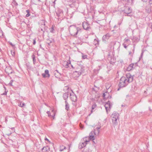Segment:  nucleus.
<instances>
[{"label": "nucleus", "mask_w": 152, "mask_h": 152, "mask_svg": "<svg viewBox=\"0 0 152 152\" xmlns=\"http://www.w3.org/2000/svg\"><path fill=\"white\" fill-rule=\"evenodd\" d=\"M83 27L84 29L86 30H89L90 28L89 25L86 22L83 23Z\"/></svg>", "instance_id": "11"}, {"label": "nucleus", "mask_w": 152, "mask_h": 152, "mask_svg": "<svg viewBox=\"0 0 152 152\" xmlns=\"http://www.w3.org/2000/svg\"><path fill=\"white\" fill-rule=\"evenodd\" d=\"M25 105V103L23 102H20L18 104V106L21 107H23Z\"/></svg>", "instance_id": "20"}, {"label": "nucleus", "mask_w": 152, "mask_h": 152, "mask_svg": "<svg viewBox=\"0 0 152 152\" xmlns=\"http://www.w3.org/2000/svg\"><path fill=\"white\" fill-rule=\"evenodd\" d=\"M125 79V77H122L120 79L118 84V86L119 88H122L126 86L128 84Z\"/></svg>", "instance_id": "4"}, {"label": "nucleus", "mask_w": 152, "mask_h": 152, "mask_svg": "<svg viewBox=\"0 0 152 152\" xmlns=\"http://www.w3.org/2000/svg\"><path fill=\"white\" fill-rule=\"evenodd\" d=\"M65 109L68 111L69 109V105L67 101H65Z\"/></svg>", "instance_id": "15"}, {"label": "nucleus", "mask_w": 152, "mask_h": 152, "mask_svg": "<svg viewBox=\"0 0 152 152\" xmlns=\"http://www.w3.org/2000/svg\"><path fill=\"white\" fill-rule=\"evenodd\" d=\"M137 64V63L135 64H130L127 68V70L128 71H129L133 69L135 67H134V66H136Z\"/></svg>", "instance_id": "8"}, {"label": "nucleus", "mask_w": 152, "mask_h": 152, "mask_svg": "<svg viewBox=\"0 0 152 152\" xmlns=\"http://www.w3.org/2000/svg\"><path fill=\"white\" fill-rule=\"evenodd\" d=\"M96 105L95 103H94V104L92 105V110H93L96 107ZM93 112L92 110H91V113H92Z\"/></svg>", "instance_id": "21"}, {"label": "nucleus", "mask_w": 152, "mask_h": 152, "mask_svg": "<svg viewBox=\"0 0 152 152\" xmlns=\"http://www.w3.org/2000/svg\"><path fill=\"white\" fill-rule=\"evenodd\" d=\"M124 12L127 15V16H131L130 14L132 12V10L128 7H124Z\"/></svg>", "instance_id": "5"}, {"label": "nucleus", "mask_w": 152, "mask_h": 152, "mask_svg": "<svg viewBox=\"0 0 152 152\" xmlns=\"http://www.w3.org/2000/svg\"><path fill=\"white\" fill-rule=\"evenodd\" d=\"M45 74L48 77H49L50 75L49 73V71L48 70H45Z\"/></svg>", "instance_id": "19"}, {"label": "nucleus", "mask_w": 152, "mask_h": 152, "mask_svg": "<svg viewBox=\"0 0 152 152\" xmlns=\"http://www.w3.org/2000/svg\"><path fill=\"white\" fill-rule=\"evenodd\" d=\"M47 151V148L46 147H44L42 149V152H46Z\"/></svg>", "instance_id": "23"}, {"label": "nucleus", "mask_w": 152, "mask_h": 152, "mask_svg": "<svg viewBox=\"0 0 152 152\" xmlns=\"http://www.w3.org/2000/svg\"><path fill=\"white\" fill-rule=\"evenodd\" d=\"M149 3L150 4H152V0H149Z\"/></svg>", "instance_id": "39"}, {"label": "nucleus", "mask_w": 152, "mask_h": 152, "mask_svg": "<svg viewBox=\"0 0 152 152\" xmlns=\"http://www.w3.org/2000/svg\"><path fill=\"white\" fill-rule=\"evenodd\" d=\"M56 72H57L58 73V71L57 70H56L54 72H55V73Z\"/></svg>", "instance_id": "46"}, {"label": "nucleus", "mask_w": 152, "mask_h": 152, "mask_svg": "<svg viewBox=\"0 0 152 152\" xmlns=\"http://www.w3.org/2000/svg\"><path fill=\"white\" fill-rule=\"evenodd\" d=\"M46 113H47V114H49L50 113V111H47Z\"/></svg>", "instance_id": "45"}, {"label": "nucleus", "mask_w": 152, "mask_h": 152, "mask_svg": "<svg viewBox=\"0 0 152 152\" xmlns=\"http://www.w3.org/2000/svg\"><path fill=\"white\" fill-rule=\"evenodd\" d=\"M36 40H35L34 39V40L33 42V45H35L36 44Z\"/></svg>", "instance_id": "40"}, {"label": "nucleus", "mask_w": 152, "mask_h": 152, "mask_svg": "<svg viewBox=\"0 0 152 152\" xmlns=\"http://www.w3.org/2000/svg\"><path fill=\"white\" fill-rule=\"evenodd\" d=\"M42 75L44 77H47V76L45 74V73H42Z\"/></svg>", "instance_id": "30"}, {"label": "nucleus", "mask_w": 152, "mask_h": 152, "mask_svg": "<svg viewBox=\"0 0 152 152\" xmlns=\"http://www.w3.org/2000/svg\"><path fill=\"white\" fill-rule=\"evenodd\" d=\"M31 57L33 59V63L34 64H35L36 61L35 56L34 54H33V55H32Z\"/></svg>", "instance_id": "18"}, {"label": "nucleus", "mask_w": 152, "mask_h": 152, "mask_svg": "<svg viewBox=\"0 0 152 152\" xmlns=\"http://www.w3.org/2000/svg\"><path fill=\"white\" fill-rule=\"evenodd\" d=\"M41 30L42 31H43V28H42L41 29Z\"/></svg>", "instance_id": "50"}, {"label": "nucleus", "mask_w": 152, "mask_h": 152, "mask_svg": "<svg viewBox=\"0 0 152 152\" xmlns=\"http://www.w3.org/2000/svg\"><path fill=\"white\" fill-rule=\"evenodd\" d=\"M151 29H152V25H151Z\"/></svg>", "instance_id": "54"}, {"label": "nucleus", "mask_w": 152, "mask_h": 152, "mask_svg": "<svg viewBox=\"0 0 152 152\" xmlns=\"http://www.w3.org/2000/svg\"><path fill=\"white\" fill-rule=\"evenodd\" d=\"M119 115L118 113L116 112H114L112 114V120L114 125H116L117 124V120H118Z\"/></svg>", "instance_id": "3"}, {"label": "nucleus", "mask_w": 152, "mask_h": 152, "mask_svg": "<svg viewBox=\"0 0 152 152\" xmlns=\"http://www.w3.org/2000/svg\"><path fill=\"white\" fill-rule=\"evenodd\" d=\"M129 55H132V52H129Z\"/></svg>", "instance_id": "43"}, {"label": "nucleus", "mask_w": 152, "mask_h": 152, "mask_svg": "<svg viewBox=\"0 0 152 152\" xmlns=\"http://www.w3.org/2000/svg\"><path fill=\"white\" fill-rule=\"evenodd\" d=\"M72 94L70 92V99L73 102H75L77 101V98L76 96L75 95L74 93L72 91Z\"/></svg>", "instance_id": "7"}, {"label": "nucleus", "mask_w": 152, "mask_h": 152, "mask_svg": "<svg viewBox=\"0 0 152 152\" xmlns=\"http://www.w3.org/2000/svg\"><path fill=\"white\" fill-rule=\"evenodd\" d=\"M70 66H71L72 68H73V66L71 64L70 62H66V65L65 66V67L66 68H68V67H70Z\"/></svg>", "instance_id": "16"}, {"label": "nucleus", "mask_w": 152, "mask_h": 152, "mask_svg": "<svg viewBox=\"0 0 152 152\" xmlns=\"http://www.w3.org/2000/svg\"><path fill=\"white\" fill-rule=\"evenodd\" d=\"M143 1H144V2H146V1H145V0H142Z\"/></svg>", "instance_id": "52"}, {"label": "nucleus", "mask_w": 152, "mask_h": 152, "mask_svg": "<svg viewBox=\"0 0 152 152\" xmlns=\"http://www.w3.org/2000/svg\"><path fill=\"white\" fill-rule=\"evenodd\" d=\"M100 127H97L96 129H97L98 133L99 134L100 132V130H99Z\"/></svg>", "instance_id": "31"}, {"label": "nucleus", "mask_w": 152, "mask_h": 152, "mask_svg": "<svg viewBox=\"0 0 152 152\" xmlns=\"http://www.w3.org/2000/svg\"><path fill=\"white\" fill-rule=\"evenodd\" d=\"M70 92H67L65 93L63 96V97L65 101H67V99H68L69 96H70Z\"/></svg>", "instance_id": "13"}, {"label": "nucleus", "mask_w": 152, "mask_h": 152, "mask_svg": "<svg viewBox=\"0 0 152 152\" xmlns=\"http://www.w3.org/2000/svg\"><path fill=\"white\" fill-rule=\"evenodd\" d=\"M138 39V41L139 40V39Z\"/></svg>", "instance_id": "57"}, {"label": "nucleus", "mask_w": 152, "mask_h": 152, "mask_svg": "<svg viewBox=\"0 0 152 152\" xmlns=\"http://www.w3.org/2000/svg\"><path fill=\"white\" fill-rule=\"evenodd\" d=\"M95 134L94 131L91 132H90L89 135V137H88L89 140H95Z\"/></svg>", "instance_id": "12"}, {"label": "nucleus", "mask_w": 152, "mask_h": 152, "mask_svg": "<svg viewBox=\"0 0 152 152\" xmlns=\"http://www.w3.org/2000/svg\"><path fill=\"white\" fill-rule=\"evenodd\" d=\"M84 146H83V145H81V143H80L79 145L78 148L79 149H81L83 148Z\"/></svg>", "instance_id": "26"}, {"label": "nucleus", "mask_w": 152, "mask_h": 152, "mask_svg": "<svg viewBox=\"0 0 152 152\" xmlns=\"http://www.w3.org/2000/svg\"><path fill=\"white\" fill-rule=\"evenodd\" d=\"M54 74H55V75H56V73H54Z\"/></svg>", "instance_id": "59"}, {"label": "nucleus", "mask_w": 152, "mask_h": 152, "mask_svg": "<svg viewBox=\"0 0 152 152\" xmlns=\"http://www.w3.org/2000/svg\"><path fill=\"white\" fill-rule=\"evenodd\" d=\"M61 148H61L60 149V151H63L64 150V149H66V147L64 146H61Z\"/></svg>", "instance_id": "25"}, {"label": "nucleus", "mask_w": 152, "mask_h": 152, "mask_svg": "<svg viewBox=\"0 0 152 152\" xmlns=\"http://www.w3.org/2000/svg\"><path fill=\"white\" fill-rule=\"evenodd\" d=\"M83 140L84 141V142H83L81 143V145H83V146H84V147H85L87 144V143L89 142L90 141L89 139L88 138V137H86L85 138H84Z\"/></svg>", "instance_id": "10"}, {"label": "nucleus", "mask_w": 152, "mask_h": 152, "mask_svg": "<svg viewBox=\"0 0 152 152\" xmlns=\"http://www.w3.org/2000/svg\"><path fill=\"white\" fill-rule=\"evenodd\" d=\"M121 106H122V107H124V106H125V105H124L122 104V105H121Z\"/></svg>", "instance_id": "51"}, {"label": "nucleus", "mask_w": 152, "mask_h": 152, "mask_svg": "<svg viewBox=\"0 0 152 152\" xmlns=\"http://www.w3.org/2000/svg\"><path fill=\"white\" fill-rule=\"evenodd\" d=\"M41 22H42V23H41L42 25H41L42 26V27H43L44 29L45 28V21L43 20H41Z\"/></svg>", "instance_id": "22"}, {"label": "nucleus", "mask_w": 152, "mask_h": 152, "mask_svg": "<svg viewBox=\"0 0 152 152\" xmlns=\"http://www.w3.org/2000/svg\"><path fill=\"white\" fill-rule=\"evenodd\" d=\"M56 0H55V1H54L53 2V3L54 4H55V1H56Z\"/></svg>", "instance_id": "47"}, {"label": "nucleus", "mask_w": 152, "mask_h": 152, "mask_svg": "<svg viewBox=\"0 0 152 152\" xmlns=\"http://www.w3.org/2000/svg\"><path fill=\"white\" fill-rule=\"evenodd\" d=\"M125 43H126L128 41H129V39L128 38H125L124 39Z\"/></svg>", "instance_id": "27"}, {"label": "nucleus", "mask_w": 152, "mask_h": 152, "mask_svg": "<svg viewBox=\"0 0 152 152\" xmlns=\"http://www.w3.org/2000/svg\"><path fill=\"white\" fill-rule=\"evenodd\" d=\"M123 45L125 48H126L127 46L126 45V44L125 43H123Z\"/></svg>", "instance_id": "32"}, {"label": "nucleus", "mask_w": 152, "mask_h": 152, "mask_svg": "<svg viewBox=\"0 0 152 152\" xmlns=\"http://www.w3.org/2000/svg\"><path fill=\"white\" fill-rule=\"evenodd\" d=\"M133 76L130 73L126 74L125 79L126 80V82L128 83L132 82L133 80Z\"/></svg>", "instance_id": "6"}, {"label": "nucleus", "mask_w": 152, "mask_h": 152, "mask_svg": "<svg viewBox=\"0 0 152 152\" xmlns=\"http://www.w3.org/2000/svg\"><path fill=\"white\" fill-rule=\"evenodd\" d=\"M4 88L5 89V87L4 86Z\"/></svg>", "instance_id": "56"}, {"label": "nucleus", "mask_w": 152, "mask_h": 152, "mask_svg": "<svg viewBox=\"0 0 152 152\" xmlns=\"http://www.w3.org/2000/svg\"><path fill=\"white\" fill-rule=\"evenodd\" d=\"M86 152H91V151H90V152H89L88 151H86Z\"/></svg>", "instance_id": "53"}, {"label": "nucleus", "mask_w": 152, "mask_h": 152, "mask_svg": "<svg viewBox=\"0 0 152 152\" xmlns=\"http://www.w3.org/2000/svg\"><path fill=\"white\" fill-rule=\"evenodd\" d=\"M29 15H30L28 13L26 15V16L27 17H28L29 16Z\"/></svg>", "instance_id": "42"}, {"label": "nucleus", "mask_w": 152, "mask_h": 152, "mask_svg": "<svg viewBox=\"0 0 152 152\" xmlns=\"http://www.w3.org/2000/svg\"><path fill=\"white\" fill-rule=\"evenodd\" d=\"M13 81L12 80H11L10 81L9 84H10L11 86H12V83Z\"/></svg>", "instance_id": "37"}, {"label": "nucleus", "mask_w": 152, "mask_h": 152, "mask_svg": "<svg viewBox=\"0 0 152 152\" xmlns=\"http://www.w3.org/2000/svg\"><path fill=\"white\" fill-rule=\"evenodd\" d=\"M55 76H56V77L58 78V77L56 76V75H55Z\"/></svg>", "instance_id": "55"}, {"label": "nucleus", "mask_w": 152, "mask_h": 152, "mask_svg": "<svg viewBox=\"0 0 152 152\" xmlns=\"http://www.w3.org/2000/svg\"><path fill=\"white\" fill-rule=\"evenodd\" d=\"M48 116H51V115L50 114V113L48 114Z\"/></svg>", "instance_id": "49"}, {"label": "nucleus", "mask_w": 152, "mask_h": 152, "mask_svg": "<svg viewBox=\"0 0 152 152\" xmlns=\"http://www.w3.org/2000/svg\"><path fill=\"white\" fill-rule=\"evenodd\" d=\"M84 68L83 66H79L77 69V70L74 72V75L76 77H78L84 73Z\"/></svg>", "instance_id": "2"}, {"label": "nucleus", "mask_w": 152, "mask_h": 152, "mask_svg": "<svg viewBox=\"0 0 152 152\" xmlns=\"http://www.w3.org/2000/svg\"><path fill=\"white\" fill-rule=\"evenodd\" d=\"M60 13H58L57 12L56 13V15H57V16L59 17L60 15Z\"/></svg>", "instance_id": "38"}, {"label": "nucleus", "mask_w": 152, "mask_h": 152, "mask_svg": "<svg viewBox=\"0 0 152 152\" xmlns=\"http://www.w3.org/2000/svg\"><path fill=\"white\" fill-rule=\"evenodd\" d=\"M11 53L12 55L13 56H14L15 55V52L14 51V50H12H12H11Z\"/></svg>", "instance_id": "28"}, {"label": "nucleus", "mask_w": 152, "mask_h": 152, "mask_svg": "<svg viewBox=\"0 0 152 152\" xmlns=\"http://www.w3.org/2000/svg\"><path fill=\"white\" fill-rule=\"evenodd\" d=\"M106 94H107V93H104L103 94V97L105 99L106 98V97H105Z\"/></svg>", "instance_id": "35"}, {"label": "nucleus", "mask_w": 152, "mask_h": 152, "mask_svg": "<svg viewBox=\"0 0 152 152\" xmlns=\"http://www.w3.org/2000/svg\"><path fill=\"white\" fill-rule=\"evenodd\" d=\"M52 39H47V43L49 45H50V43L52 42L53 41Z\"/></svg>", "instance_id": "17"}, {"label": "nucleus", "mask_w": 152, "mask_h": 152, "mask_svg": "<svg viewBox=\"0 0 152 152\" xmlns=\"http://www.w3.org/2000/svg\"><path fill=\"white\" fill-rule=\"evenodd\" d=\"M143 52H142L141 53L140 56L139 58V60H140L142 58V55L143 54Z\"/></svg>", "instance_id": "29"}, {"label": "nucleus", "mask_w": 152, "mask_h": 152, "mask_svg": "<svg viewBox=\"0 0 152 152\" xmlns=\"http://www.w3.org/2000/svg\"><path fill=\"white\" fill-rule=\"evenodd\" d=\"M110 37V34H107L103 36L102 38V40L104 41H106Z\"/></svg>", "instance_id": "14"}, {"label": "nucleus", "mask_w": 152, "mask_h": 152, "mask_svg": "<svg viewBox=\"0 0 152 152\" xmlns=\"http://www.w3.org/2000/svg\"><path fill=\"white\" fill-rule=\"evenodd\" d=\"M10 45H11L12 47H13V46H14V45H13L12 43H10Z\"/></svg>", "instance_id": "44"}, {"label": "nucleus", "mask_w": 152, "mask_h": 152, "mask_svg": "<svg viewBox=\"0 0 152 152\" xmlns=\"http://www.w3.org/2000/svg\"><path fill=\"white\" fill-rule=\"evenodd\" d=\"M54 27L53 26L50 29V32H51L52 33H54Z\"/></svg>", "instance_id": "24"}, {"label": "nucleus", "mask_w": 152, "mask_h": 152, "mask_svg": "<svg viewBox=\"0 0 152 152\" xmlns=\"http://www.w3.org/2000/svg\"><path fill=\"white\" fill-rule=\"evenodd\" d=\"M7 91H5V92L3 93V94H1V95H7Z\"/></svg>", "instance_id": "34"}, {"label": "nucleus", "mask_w": 152, "mask_h": 152, "mask_svg": "<svg viewBox=\"0 0 152 152\" xmlns=\"http://www.w3.org/2000/svg\"><path fill=\"white\" fill-rule=\"evenodd\" d=\"M72 4L75 5V6H77L78 5V4L77 3H73Z\"/></svg>", "instance_id": "33"}, {"label": "nucleus", "mask_w": 152, "mask_h": 152, "mask_svg": "<svg viewBox=\"0 0 152 152\" xmlns=\"http://www.w3.org/2000/svg\"><path fill=\"white\" fill-rule=\"evenodd\" d=\"M135 45H134V49H133V53H134V48H135Z\"/></svg>", "instance_id": "41"}, {"label": "nucleus", "mask_w": 152, "mask_h": 152, "mask_svg": "<svg viewBox=\"0 0 152 152\" xmlns=\"http://www.w3.org/2000/svg\"><path fill=\"white\" fill-rule=\"evenodd\" d=\"M87 57V55H84V56H82V58L83 59H85V58H86Z\"/></svg>", "instance_id": "36"}, {"label": "nucleus", "mask_w": 152, "mask_h": 152, "mask_svg": "<svg viewBox=\"0 0 152 152\" xmlns=\"http://www.w3.org/2000/svg\"><path fill=\"white\" fill-rule=\"evenodd\" d=\"M45 140L48 141V140L47 138H45Z\"/></svg>", "instance_id": "48"}, {"label": "nucleus", "mask_w": 152, "mask_h": 152, "mask_svg": "<svg viewBox=\"0 0 152 152\" xmlns=\"http://www.w3.org/2000/svg\"><path fill=\"white\" fill-rule=\"evenodd\" d=\"M119 89H118V90H119Z\"/></svg>", "instance_id": "58"}, {"label": "nucleus", "mask_w": 152, "mask_h": 152, "mask_svg": "<svg viewBox=\"0 0 152 152\" xmlns=\"http://www.w3.org/2000/svg\"><path fill=\"white\" fill-rule=\"evenodd\" d=\"M69 32L71 35L74 37H76L80 29L74 26H70L69 28Z\"/></svg>", "instance_id": "1"}, {"label": "nucleus", "mask_w": 152, "mask_h": 152, "mask_svg": "<svg viewBox=\"0 0 152 152\" xmlns=\"http://www.w3.org/2000/svg\"><path fill=\"white\" fill-rule=\"evenodd\" d=\"M110 102L108 101L104 105L107 112H108V110L110 109L111 107L112 106L110 105Z\"/></svg>", "instance_id": "9"}]
</instances>
